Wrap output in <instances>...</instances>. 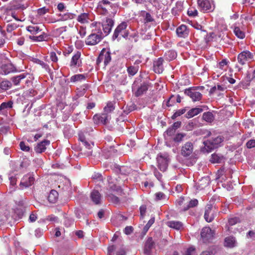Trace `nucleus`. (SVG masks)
I'll list each match as a JSON object with an SVG mask.
<instances>
[{"label": "nucleus", "instance_id": "nucleus-37", "mask_svg": "<svg viewBox=\"0 0 255 255\" xmlns=\"http://www.w3.org/2000/svg\"><path fill=\"white\" fill-rule=\"evenodd\" d=\"M198 204V201L196 199L191 200L187 207H185L184 210L185 211L187 210L190 208H193L196 207Z\"/></svg>", "mask_w": 255, "mask_h": 255}, {"label": "nucleus", "instance_id": "nucleus-46", "mask_svg": "<svg viewBox=\"0 0 255 255\" xmlns=\"http://www.w3.org/2000/svg\"><path fill=\"white\" fill-rule=\"evenodd\" d=\"M107 195L108 199L111 201L113 202V203H117L119 202V199L118 197H117L116 196L112 194H107Z\"/></svg>", "mask_w": 255, "mask_h": 255}, {"label": "nucleus", "instance_id": "nucleus-29", "mask_svg": "<svg viewBox=\"0 0 255 255\" xmlns=\"http://www.w3.org/2000/svg\"><path fill=\"white\" fill-rule=\"evenodd\" d=\"M138 69V65L130 66L128 67L127 72L129 76H133L137 73Z\"/></svg>", "mask_w": 255, "mask_h": 255}, {"label": "nucleus", "instance_id": "nucleus-13", "mask_svg": "<svg viewBox=\"0 0 255 255\" xmlns=\"http://www.w3.org/2000/svg\"><path fill=\"white\" fill-rule=\"evenodd\" d=\"M154 249V243L151 238H149L145 242L144 247V254L145 255H152Z\"/></svg>", "mask_w": 255, "mask_h": 255}, {"label": "nucleus", "instance_id": "nucleus-39", "mask_svg": "<svg viewBox=\"0 0 255 255\" xmlns=\"http://www.w3.org/2000/svg\"><path fill=\"white\" fill-rule=\"evenodd\" d=\"M222 160V157L216 154H213L210 158V161L212 163H220Z\"/></svg>", "mask_w": 255, "mask_h": 255}, {"label": "nucleus", "instance_id": "nucleus-43", "mask_svg": "<svg viewBox=\"0 0 255 255\" xmlns=\"http://www.w3.org/2000/svg\"><path fill=\"white\" fill-rule=\"evenodd\" d=\"M186 134L183 133H179L176 134L173 138L175 142H180L183 140V138L185 136Z\"/></svg>", "mask_w": 255, "mask_h": 255}, {"label": "nucleus", "instance_id": "nucleus-56", "mask_svg": "<svg viewBox=\"0 0 255 255\" xmlns=\"http://www.w3.org/2000/svg\"><path fill=\"white\" fill-rule=\"evenodd\" d=\"M147 1L155 7L159 8L160 3L157 0H147Z\"/></svg>", "mask_w": 255, "mask_h": 255}, {"label": "nucleus", "instance_id": "nucleus-60", "mask_svg": "<svg viewBox=\"0 0 255 255\" xmlns=\"http://www.w3.org/2000/svg\"><path fill=\"white\" fill-rule=\"evenodd\" d=\"M17 26L15 24H8L7 25V31L11 32L16 28Z\"/></svg>", "mask_w": 255, "mask_h": 255}, {"label": "nucleus", "instance_id": "nucleus-50", "mask_svg": "<svg viewBox=\"0 0 255 255\" xmlns=\"http://www.w3.org/2000/svg\"><path fill=\"white\" fill-rule=\"evenodd\" d=\"M48 11V9L46 8L45 7H43L42 8H39L37 10V14L39 16H41L45 14L46 12Z\"/></svg>", "mask_w": 255, "mask_h": 255}, {"label": "nucleus", "instance_id": "nucleus-52", "mask_svg": "<svg viewBox=\"0 0 255 255\" xmlns=\"http://www.w3.org/2000/svg\"><path fill=\"white\" fill-rule=\"evenodd\" d=\"M140 213L141 217L143 219L145 215L146 211V207L145 205H142L140 207Z\"/></svg>", "mask_w": 255, "mask_h": 255}, {"label": "nucleus", "instance_id": "nucleus-24", "mask_svg": "<svg viewBox=\"0 0 255 255\" xmlns=\"http://www.w3.org/2000/svg\"><path fill=\"white\" fill-rule=\"evenodd\" d=\"M91 198L92 201L96 204H99L101 203V195L98 191H93L91 193Z\"/></svg>", "mask_w": 255, "mask_h": 255}, {"label": "nucleus", "instance_id": "nucleus-45", "mask_svg": "<svg viewBox=\"0 0 255 255\" xmlns=\"http://www.w3.org/2000/svg\"><path fill=\"white\" fill-rule=\"evenodd\" d=\"M175 132V129H174L173 128H172V127L171 128H169L166 131V132H165L164 135V137L166 138V135L167 136H172V135H173L174 134V133Z\"/></svg>", "mask_w": 255, "mask_h": 255}, {"label": "nucleus", "instance_id": "nucleus-49", "mask_svg": "<svg viewBox=\"0 0 255 255\" xmlns=\"http://www.w3.org/2000/svg\"><path fill=\"white\" fill-rule=\"evenodd\" d=\"M111 179H112L111 177H108V181L109 183V187L110 189L112 191H118L119 188L118 187H117V186L115 184H112V183H111L110 181Z\"/></svg>", "mask_w": 255, "mask_h": 255}, {"label": "nucleus", "instance_id": "nucleus-20", "mask_svg": "<svg viewBox=\"0 0 255 255\" xmlns=\"http://www.w3.org/2000/svg\"><path fill=\"white\" fill-rule=\"evenodd\" d=\"M0 69L1 73L4 75L8 74L10 73L14 72L16 71L15 68L11 63L2 64L0 67Z\"/></svg>", "mask_w": 255, "mask_h": 255}, {"label": "nucleus", "instance_id": "nucleus-21", "mask_svg": "<svg viewBox=\"0 0 255 255\" xmlns=\"http://www.w3.org/2000/svg\"><path fill=\"white\" fill-rule=\"evenodd\" d=\"M176 33L179 37L185 38L188 35L189 31L185 25H181L176 29Z\"/></svg>", "mask_w": 255, "mask_h": 255}, {"label": "nucleus", "instance_id": "nucleus-7", "mask_svg": "<svg viewBox=\"0 0 255 255\" xmlns=\"http://www.w3.org/2000/svg\"><path fill=\"white\" fill-rule=\"evenodd\" d=\"M253 57V54L249 51H243L238 55V62L241 65H244L247 63V62L252 59Z\"/></svg>", "mask_w": 255, "mask_h": 255}, {"label": "nucleus", "instance_id": "nucleus-63", "mask_svg": "<svg viewBox=\"0 0 255 255\" xmlns=\"http://www.w3.org/2000/svg\"><path fill=\"white\" fill-rule=\"evenodd\" d=\"M154 175L159 181H161L162 175L156 169H154Z\"/></svg>", "mask_w": 255, "mask_h": 255}, {"label": "nucleus", "instance_id": "nucleus-26", "mask_svg": "<svg viewBox=\"0 0 255 255\" xmlns=\"http://www.w3.org/2000/svg\"><path fill=\"white\" fill-rule=\"evenodd\" d=\"M80 59V52H77L72 58L70 64L72 68H75L79 66V61Z\"/></svg>", "mask_w": 255, "mask_h": 255}, {"label": "nucleus", "instance_id": "nucleus-14", "mask_svg": "<svg viewBox=\"0 0 255 255\" xmlns=\"http://www.w3.org/2000/svg\"><path fill=\"white\" fill-rule=\"evenodd\" d=\"M158 168L161 171H165L167 168L168 164V157L162 155H159L157 158Z\"/></svg>", "mask_w": 255, "mask_h": 255}, {"label": "nucleus", "instance_id": "nucleus-41", "mask_svg": "<svg viewBox=\"0 0 255 255\" xmlns=\"http://www.w3.org/2000/svg\"><path fill=\"white\" fill-rule=\"evenodd\" d=\"M198 12L195 7H190L188 9L187 14L189 16L195 17L197 16Z\"/></svg>", "mask_w": 255, "mask_h": 255}, {"label": "nucleus", "instance_id": "nucleus-62", "mask_svg": "<svg viewBox=\"0 0 255 255\" xmlns=\"http://www.w3.org/2000/svg\"><path fill=\"white\" fill-rule=\"evenodd\" d=\"M80 80V75L77 74L72 76L70 78L71 82H76Z\"/></svg>", "mask_w": 255, "mask_h": 255}, {"label": "nucleus", "instance_id": "nucleus-44", "mask_svg": "<svg viewBox=\"0 0 255 255\" xmlns=\"http://www.w3.org/2000/svg\"><path fill=\"white\" fill-rule=\"evenodd\" d=\"M73 224H74V221L72 220V219H71V218H70L69 217H65L64 224L66 227H69Z\"/></svg>", "mask_w": 255, "mask_h": 255}, {"label": "nucleus", "instance_id": "nucleus-57", "mask_svg": "<svg viewBox=\"0 0 255 255\" xmlns=\"http://www.w3.org/2000/svg\"><path fill=\"white\" fill-rule=\"evenodd\" d=\"M133 232V228L131 226H127L124 230V233L126 235H129Z\"/></svg>", "mask_w": 255, "mask_h": 255}, {"label": "nucleus", "instance_id": "nucleus-31", "mask_svg": "<svg viewBox=\"0 0 255 255\" xmlns=\"http://www.w3.org/2000/svg\"><path fill=\"white\" fill-rule=\"evenodd\" d=\"M12 104V102L11 101L2 103L0 106V112H3L6 110L11 108Z\"/></svg>", "mask_w": 255, "mask_h": 255}, {"label": "nucleus", "instance_id": "nucleus-48", "mask_svg": "<svg viewBox=\"0 0 255 255\" xmlns=\"http://www.w3.org/2000/svg\"><path fill=\"white\" fill-rule=\"evenodd\" d=\"M20 149L24 151H28L30 150L29 146L26 145L23 141H21L19 144Z\"/></svg>", "mask_w": 255, "mask_h": 255}, {"label": "nucleus", "instance_id": "nucleus-55", "mask_svg": "<svg viewBox=\"0 0 255 255\" xmlns=\"http://www.w3.org/2000/svg\"><path fill=\"white\" fill-rule=\"evenodd\" d=\"M46 220L51 222H57L58 218L54 215L48 216L46 217Z\"/></svg>", "mask_w": 255, "mask_h": 255}, {"label": "nucleus", "instance_id": "nucleus-35", "mask_svg": "<svg viewBox=\"0 0 255 255\" xmlns=\"http://www.w3.org/2000/svg\"><path fill=\"white\" fill-rule=\"evenodd\" d=\"M115 109L114 104L112 102H108L107 106L104 109V112L109 114Z\"/></svg>", "mask_w": 255, "mask_h": 255}, {"label": "nucleus", "instance_id": "nucleus-5", "mask_svg": "<svg viewBox=\"0 0 255 255\" xmlns=\"http://www.w3.org/2000/svg\"><path fill=\"white\" fill-rule=\"evenodd\" d=\"M111 60V53L109 50L103 49L100 52L97 60V64L99 65L104 62L105 66L107 65Z\"/></svg>", "mask_w": 255, "mask_h": 255}, {"label": "nucleus", "instance_id": "nucleus-38", "mask_svg": "<svg viewBox=\"0 0 255 255\" xmlns=\"http://www.w3.org/2000/svg\"><path fill=\"white\" fill-rule=\"evenodd\" d=\"M25 76L24 74H20L12 78V81L14 85H18L21 79L25 78Z\"/></svg>", "mask_w": 255, "mask_h": 255}, {"label": "nucleus", "instance_id": "nucleus-34", "mask_svg": "<svg viewBox=\"0 0 255 255\" xmlns=\"http://www.w3.org/2000/svg\"><path fill=\"white\" fill-rule=\"evenodd\" d=\"M202 118L204 120L209 123H211L214 120L213 115L210 112L204 113L203 115Z\"/></svg>", "mask_w": 255, "mask_h": 255}, {"label": "nucleus", "instance_id": "nucleus-11", "mask_svg": "<svg viewBox=\"0 0 255 255\" xmlns=\"http://www.w3.org/2000/svg\"><path fill=\"white\" fill-rule=\"evenodd\" d=\"M110 119V115L104 112L101 115H95L93 117V120L96 124L106 125L109 122Z\"/></svg>", "mask_w": 255, "mask_h": 255}, {"label": "nucleus", "instance_id": "nucleus-9", "mask_svg": "<svg viewBox=\"0 0 255 255\" xmlns=\"http://www.w3.org/2000/svg\"><path fill=\"white\" fill-rule=\"evenodd\" d=\"M197 4L198 7L203 12H210L214 9L209 0H197Z\"/></svg>", "mask_w": 255, "mask_h": 255}, {"label": "nucleus", "instance_id": "nucleus-10", "mask_svg": "<svg viewBox=\"0 0 255 255\" xmlns=\"http://www.w3.org/2000/svg\"><path fill=\"white\" fill-rule=\"evenodd\" d=\"M81 142L82 143V146L81 145V153L83 154L85 156H88L92 154V148L93 143L88 142L85 139H82L81 138Z\"/></svg>", "mask_w": 255, "mask_h": 255}, {"label": "nucleus", "instance_id": "nucleus-17", "mask_svg": "<svg viewBox=\"0 0 255 255\" xmlns=\"http://www.w3.org/2000/svg\"><path fill=\"white\" fill-rule=\"evenodd\" d=\"M114 24V21L112 18H107L102 24L103 30L105 35H108L111 31Z\"/></svg>", "mask_w": 255, "mask_h": 255}, {"label": "nucleus", "instance_id": "nucleus-28", "mask_svg": "<svg viewBox=\"0 0 255 255\" xmlns=\"http://www.w3.org/2000/svg\"><path fill=\"white\" fill-rule=\"evenodd\" d=\"M58 195V194L56 191L51 190L48 197L49 201L50 203H55L57 199Z\"/></svg>", "mask_w": 255, "mask_h": 255}, {"label": "nucleus", "instance_id": "nucleus-6", "mask_svg": "<svg viewBox=\"0 0 255 255\" xmlns=\"http://www.w3.org/2000/svg\"><path fill=\"white\" fill-rule=\"evenodd\" d=\"M35 179L32 173L24 175L21 180L19 187L21 189L28 187L33 184Z\"/></svg>", "mask_w": 255, "mask_h": 255}, {"label": "nucleus", "instance_id": "nucleus-53", "mask_svg": "<svg viewBox=\"0 0 255 255\" xmlns=\"http://www.w3.org/2000/svg\"><path fill=\"white\" fill-rule=\"evenodd\" d=\"M165 198V195L162 192H157L155 194V199L157 200Z\"/></svg>", "mask_w": 255, "mask_h": 255}, {"label": "nucleus", "instance_id": "nucleus-15", "mask_svg": "<svg viewBox=\"0 0 255 255\" xmlns=\"http://www.w3.org/2000/svg\"><path fill=\"white\" fill-rule=\"evenodd\" d=\"M8 180L10 182L9 190L10 192L14 191L16 188V182L18 175L14 171L10 172L8 174Z\"/></svg>", "mask_w": 255, "mask_h": 255}, {"label": "nucleus", "instance_id": "nucleus-32", "mask_svg": "<svg viewBox=\"0 0 255 255\" xmlns=\"http://www.w3.org/2000/svg\"><path fill=\"white\" fill-rule=\"evenodd\" d=\"M148 89V85L144 83L139 87L135 93L136 96H139L142 95L144 92L146 91Z\"/></svg>", "mask_w": 255, "mask_h": 255}, {"label": "nucleus", "instance_id": "nucleus-18", "mask_svg": "<svg viewBox=\"0 0 255 255\" xmlns=\"http://www.w3.org/2000/svg\"><path fill=\"white\" fill-rule=\"evenodd\" d=\"M163 59L161 57L158 58L153 62V70L158 74L162 73L163 71Z\"/></svg>", "mask_w": 255, "mask_h": 255}, {"label": "nucleus", "instance_id": "nucleus-54", "mask_svg": "<svg viewBox=\"0 0 255 255\" xmlns=\"http://www.w3.org/2000/svg\"><path fill=\"white\" fill-rule=\"evenodd\" d=\"M247 146L249 148H251L255 147V140L251 139L248 141L246 144Z\"/></svg>", "mask_w": 255, "mask_h": 255}, {"label": "nucleus", "instance_id": "nucleus-16", "mask_svg": "<svg viewBox=\"0 0 255 255\" xmlns=\"http://www.w3.org/2000/svg\"><path fill=\"white\" fill-rule=\"evenodd\" d=\"M213 205L211 204H207L205 211L204 218L207 222H212L214 219V212L212 210Z\"/></svg>", "mask_w": 255, "mask_h": 255}, {"label": "nucleus", "instance_id": "nucleus-8", "mask_svg": "<svg viewBox=\"0 0 255 255\" xmlns=\"http://www.w3.org/2000/svg\"><path fill=\"white\" fill-rule=\"evenodd\" d=\"M214 235V231L208 227L203 228L201 232V237L204 243L210 242L213 239Z\"/></svg>", "mask_w": 255, "mask_h": 255}, {"label": "nucleus", "instance_id": "nucleus-25", "mask_svg": "<svg viewBox=\"0 0 255 255\" xmlns=\"http://www.w3.org/2000/svg\"><path fill=\"white\" fill-rule=\"evenodd\" d=\"M202 109L199 108H194L190 110L186 114V118L189 119L192 118L202 112Z\"/></svg>", "mask_w": 255, "mask_h": 255}, {"label": "nucleus", "instance_id": "nucleus-40", "mask_svg": "<svg viewBox=\"0 0 255 255\" xmlns=\"http://www.w3.org/2000/svg\"><path fill=\"white\" fill-rule=\"evenodd\" d=\"M186 111V109L185 108H183L182 109L178 110L172 116L171 118L173 120L175 119L177 117H179L184 114Z\"/></svg>", "mask_w": 255, "mask_h": 255}, {"label": "nucleus", "instance_id": "nucleus-27", "mask_svg": "<svg viewBox=\"0 0 255 255\" xmlns=\"http://www.w3.org/2000/svg\"><path fill=\"white\" fill-rule=\"evenodd\" d=\"M225 246L229 248H233L235 246L236 240L233 237H228L225 239Z\"/></svg>", "mask_w": 255, "mask_h": 255}, {"label": "nucleus", "instance_id": "nucleus-4", "mask_svg": "<svg viewBox=\"0 0 255 255\" xmlns=\"http://www.w3.org/2000/svg\"><path fill=\"white\" fill-rule=\"evenodd\" d=\"M199 87H192L184 90V94L189 96L193 102L199 101L202 97V95L197 89Z\"/></svg>", "mask_w": 255, "mask_h": 255}, {"label": "nucleus", "instance_id": "nucleus-23", "mask_svg": "<svg viewBox=\"0 0 255 255\" xmlns=\"http://www.w3.org/2000/svg\"><path fill=\"white\" fill-rule=\"evenodd\" d=\"M166 225L170 228L179 230L183 227L182 222L177 221H169L166 223Z\"/></svg>", "mask_w": 255, "mask_h": 255}, {"label": "nucleus", "instance_id": "nucleus-3", "mask_svg": "<svg viewBox=\"0 0 255 255\" xmlns=\"http://www.w3.org/2000/svg\"><path fill=\"white\" fill-rule=\"evenodd\" d=\"M127 23L126 22H123L120 24L115 30L113 39H116L119 35L125 38H127L129 34L128 30H127Z\"/></svg>", "mask_w": 255, "mask_h": 255}, {"label": "nucleus", "instance_id": "nucleus-36", "mask_svg": "<svg viewBox=\"0 0 255 255\" xmlns=\"http://www.w3.org/2000/svg\"><path fill=\"white\" fill-rule=\"evenodd\" d=\"M234 32L235 35L240 39H243L245 36L244 32L238 27H235Z\"/></svg>", "mask_w": 255, "mask_h": 255}, {"label": "nucleus", "instance_id": "nucleus-47", "mask_svg": "<svg viewBox=\"0 0 255 255\" xmlns=\"http://www.w3.org/2000/svg\"><path fill=\"white\" fill-rule=\"evenodd\" d=\"M88 16L86 13L81 14V23H88Z\"/></svg>", "mask_w": 255, "mask_h": 255}, {"label": "nucleus", "instance_id": "nucleus-61", "mask_svg": "<svg viewBox=\"0 0 255 255\" xmlns=\"http://www.w3.org/2000/svg\"><path fill=\"white\" fill-rule=\"evenodd\" d=\"M116 250L115 246L112 245L109 247L108 249V254L107 255H113V253Z\"/></svg>", "mask_w": 255, "mask_h": 255}, {"label": "nucleus", "instance_id": "nucleus-1", "mask_svg": "<svg viewBox=\"0 0 255 255\" xmlns=\"http://www.w3.org/2000/svg\"><path fill=\"white\" fill-rule=\"evenodd\" d=\"M223 141V138L220 135H215L210 139L204 141V149L207 152H211L214 148Z\"/></svg>", "mask_w": 255, "mask_h": 255}, {"label": "nucleus", "instance_id": "nucleus-58", "mask_svg": "<svg viewBox=\"0 0 255 255\" xmlns=\"http://www.w3.org/2000/svg\"><path fill=\"white\" fill-rule=\"evenodd\" d=\"M50 58L51 60L53 62H56L58 60V58L56 56V54L55 52H51L50 54Z\"/></svg>", "mask_w": 255, "mask_h": 255}, {"label": "nucleus", "instance_id": "nucleus-33", "mask_svg": "<svg viewBox=\"0 0 255 255\" xmlns=\"http://www.w3.org/2000/svg\"><path fill=\"white\" fill-rule=\"evenodd\" d=\"M27 30L32 34H36L41 31L37 25H30L27 27Z\"/></svg>", "mask_w": 255, "mask_h": 255}, {"label": "nucleus", "instance_id": "nucleus-12", "mask_svg": "<svg viewBox=\"0 0 255 255\" xmlns=\"http://www.w3.org/2000/svg\"><path fill=\"white\" fill-rule=\"evenodd\" d=\"M194 146L192 142L188 141L184 144L181 149V154L184 157L190 156L193 152Z\"/></svg>", "mask_w": 255, "mask_h": 255}, {"label": "nucleus", "instance_id": "nucleus-42", "mask_svg": "<svg viewBox=\"0 0 255 255\" xmlns=\"http://www.w3.org/2000/svg\"><path fill=\"white\" fill-rule=\"evenodd\" d=\"M240 222V220L237 217H232L228 220L229 225L230 226H233Z\"/></svg>", "mask_w": 255, "mask_h": 255}, {"label": "nucleus", "instance_id": "nucleus-2", "mask_svg": "<svg viewBox=\"0 0 255 255\" xmlns=\"http://www.w3.org/2000/svg\"><path fill=\"white\" fill-rule=\"evenodd\" d=\"M105 36L101 30H98L90 34L86 40V43L89 45H94L99 43Z\"/></svg>", "mask_w": 255, "mask_h": 255}, {"label": "nucleus", "instance_id": "nucleus-30", "mask_svg": "<svg viewBox=\"0 0 255 255\" xmlns=\"http://www.w3.org/2000/svg\"><path fill=\"white\" fill-rule=\"evenodd\" d=\"M177 56L176 52L174 50H169L165 54V58L168 61L174 59Z\"/></svg>", "mask_w": 255, "mask_h": 255}, {"label": "nucleus", "instance_id": "nucleus-22", "mask_svg": "<svg viewBox=\"0 0 255 255\" xmlns=\"http://www.w3.org/2000/svg\"><path fill=\"white\" fill-rule=\"evenodd\" d=\"M140 15L143 18L144 23L153 22L154 21L153 17L148 12L145 10H141L140 12Z\"/></svg>", "mask_w": 255, "mask_h": 255}, {"label": "nucleus", "instance_id": "nucleus-59", "mask_svg": "<svg viewBox=\"0 0 255 255\" xmlns=\"http://www.w3.org/2000/svg\"><path fill=\"white\" fill-rule=\"evenodd\" d=\"M0 88L4 90H6L9 87L8 82L7 81H3L0 83Z\"/></svg>", "mask_w": 255, "mask_h": 255}, {"label": "nucleus", "instance_id": "nucleus-64", "mask_svg": "<svg viewBox=\"0 0 255 255\" xmlns=\"http://www.w3.org/2000/svg\"><path fill=\"white\" fill-rule=\"evenodd\" d=\"M194 251L195 248L193 247H190L187 249L185 255H192Z\"/></svg>", "mask_w": 255, "mask_h": 255}, {"label": "nucleus", "instance_id": "nucleus-19", "mask_svg": "<svg viewBox=\"0 0 255 255\" xmlns=\"http://www.w3.org/2000/svg\"><path fill=\"white\" fill-rule=\"evenodd\" d=\"M49 144V140H44L37 144V145L34 147V150L37 153H42L46 150V146Z\"/></svg>", "mask_w": 255, "mask_h": 255}, {"label": "nucleus", "instance_id": "nucleus-51", "mask_svg": "<svg viewBox=\"0 0 255 255\" xmlns=\"http://www.w3.org/2000/svg\"><path fill=\"white\" fill-rule=\"evenodd\" d=\"M47 38V35L44 32L40 35L37 36V41H42L46 40Z\"/></svg>", "mask_w": 255, "mask_h": 255}]
</instances>
